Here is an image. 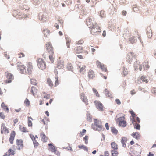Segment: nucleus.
Here are the masks:
<instances>
[{
    "instance_id": "40",
    "label": "nucleus",
    "mask_w": 156,
    "mask_h": 156,
    "mask_svg": "<svg viewBox=\"0 0 156 156\" xmlns=\"http://www.w3.org/2000/svg\"><path fill=\"white\" fill-rule=\"evenodd\" d=\"M28 126L29 127H32V123L30 119L33 120V119L31 117H28Z\"/></svg>"
},
{
    "instance_id": "60",
    "label": "nucleus",
    "mask_w": 156,
    "mask_h": 156,
    "mask_svg": "<svg viewBox=\"0 0 156 156\" xmlns=\"http://www.w3.org/2000/svg\"><path fill=\"white\" fill-rule=\"evenodd\" d=\"M34 145L35 147H37L39 145V143L36 141L33 142Z\"/></svg>"
},
{
    "instance_id": "54",
    "label": "nucleus",
    "mask_w": 156,
    "mask_h": 156,
    "mask_svg": "<svg viewBox=\"0 0 156 156\" xmlns=\"http://www.w3.org/2000/svg\"><path fill=\"white\" fill-rule=\"evenodd\" d=\"M44 97L45 98H46L47 99H48L50 98V95L49 94H46L45 92L43 93Z\"/></svg>"
},
{
    "instance_id": "8",
    "label": "nucleus",
    "mask_w": 156,
    "mask_h": 156,
    "mask_svg": "<svg viewBox=\"0 0 156 156\" xmlns=\"http://www.w3.org/2000/svg\"><path fill=\"white\" fill-rule=\"evenodd\" d=\"M17 66L20 69V72L22 73H27V71L26 66L20 62L17 63Z\"/></svg>"
},
{
    "instance_id": "19",
    "label": "nucleus",
    "mask_w": 156,
    "mask_h": 156,
    "mask_svg": "<svg viewBox=\"0 0 156 156\" xmlns=\"http://www.w3.org/2000/svg\"><path fill=\"white\" fill-rule=\"evenodd\" d=\"M48 145L49 147V150L52 152L55 153L57 150L55 146L51 144H48Z\"/></svg>"
},
{
    "instance_id": "58",
    "label": "nucleus",
    "mask_w": 156,
    "mask_h": 156,
    "mask_svg": "<svg viewBox=\"0 0 156 156\" xmlns=\"http://www.w3.org/2000/svg\"><path fill=\"white\" fill-rule=\"evenodd\" d=\"M24 103L27 106H28L30 104V103L29 101L28 100V99L27 98H26L25 101H24Z\"/></svg>"
},
{
    "instance_id": "62",
    "label": "nucleus",
    "mask_w": 156,
    "mask_h": 156,
    "mask_svg": "<svg viewBox=\"0 0 156 156\" xmlns=\"http://www.w3.org/2000/svg\"><path fill=\"white\" fill-rule=\"evenodd\" d=\"M30 136L31 139L34 142V141H36V139L34 137V136L32 134H30Z\"/></svg>"
},
{
    "instance_id": "21",
    "label": "nucleus",
    "mask_w": 156,
    "mask_h": 156,
    "mask_svg": "<svg viewBox=\"0 0 156 156\" xmlns=\"http://www.w3.org/2000/svg\"><path fill=\"white\" fill-rule=\"evenodd\" d=\"M142 80V82H145L146 83H147L148 82V80L146 78V77H145L143 76H141V77H139L138 79V83H141V81H140V80Z\"/></svg>"
},
{
    "instance_id": "37",
    "label": "nucleus",
    "mask_w": 156,
    "mask_h": 156,
    "mask_svg": "<svg viewBox=\"0 0 156 156\" xmlns=\"http://www.w3.org/2000/svg\"><path fill=\"white\" fill-rule=\"evenodd\" d=\"M44 15L43 14L40 13L39 15V18L41 20L43 21L44 22H45L46 21V18L44 17Z\"/></svg>"
},
{
    "instance_id": "36",
    "label": "nucleus",
    "mask_w": 156,
    "mask_h": 156,
    "mask_svg": "<svg viewBox=\"0 0 156 156\" xmlns=\"http://www.w3.org/2000/svg\"><path fill=\"white\" fill-rule=\"evenodd\" d=\"M94 21V20H92V19L89 18L87 19L86 23L87 26L90 25L92 24L93 25V22Z\"/></svg>"
},
{
    "instance_id": "59",
    "label": "nucleus",
    "mask_w": 156,
    "mask_h": 156,
    "mask_svg": "<svg viewBox=\"0 0 156 156\" xmlns=\"http://www.w3.org/2000/svg\"><path fill=\"white\" fill-rule=\"evenodd\" d=\"M96 65L97 66L99 67L100 68V67H101L102 66V65L103 64H101L100 62L99 61H97L96 62Z\"/></svg>"
},
{
    "instance_id": "28",
    "label": "nucleus",
    "mask_w": 156,
    "mask_h": 156,
    "mask_svg": "<svg viewBox=\"0 0 156 156\" xmlns=\"http://www.w3.org/2000/svg\"><path fill=\"white\" fill-rule=\"evenodd\" d=\"M15 154V151L14 150L10 149L8 150V151L6 153V155L8 156H9L11 155H14Z\"/></svg>"
},
{
    "instance_id": "27",
    "label": "nucleus",
    "mask_w": 156,
    "mask_h": 156,
    "mask_svg": "<svg viewBox=\"0 0 156 156\" xmlns=\"http://www.w3.org/2000/svg\"><path fill=\"white\" fill-rule=\"evenodd\" d=\"M144 69V70H147L149 68L148 62L147 60L144 61L143 63Z\"/></svg>"
},
{
    "instance_id": "55",
    "label": "nucleus",
    "mask_w": 156,
    "mask_h": 156,
    "mask_svg": "<svg viewBox=\"0 0 156 156\" xmlns=\"http://www.w3.org/2000/svg\"><path fill=\"white\" fill-rule=\"evenodd\" d=\"M18 57L19 58L23 57L25 56V54L23 53H20L18 54Z\"/></svg>"
},
{
    "instance_id": "10",
    "label": "nucleus",
    "mask_w": 156,
    "mask_h": 156,
    "mask_svg": "<svg viewBox=\"0 0 156 156\" xmlns=\"http://www.w3.org/2000/svg\"><path fill=\"white\" fill-rule=\"evenodd\" d=\"M95 105L96 108L100 111L103 110L104 106L103 104L99 101L95 100L94 101Z\"/></svg>"
},
{
    "instance_id": "18",
    "label": "nucleus",
    "mask_w": 156,
    "mask_h": 156,
    "mask_svg": "<svg viewBox=\"0 0 156 156\" xmlns=\"http://www.w3.org/2000/svg\"><path fill=\"white\" fill-rule=\"evenodd\" d=\"M83 51V47L81 46L77 47L74 49V51L77 54H79L82 52Z\"/></svg>"
},
{
    "instance_id": "61",
    "label": "nucleus",
    "mask_w": 156,
    "mask_h": 156,
    "mask_svg": "<svg viewBox=\"0 0 156 156\" xmlns=\"http://www.w3.org/2000/svg\"><path fill=\"white\" fill-rule=\"evenodd\" d=\"M5 115L2 112H0V118L4 119H5Z\"/></svg>"
},
{
    "instance_id": "3",
    "label": "nucleus",
    "mask_w": 156,
    "mask_h": 156,
    "mask_svg": "<svg viewBox=\"0 0 156 156\" xmlns=\"http://www.w3.org/2000/svg\"><path fill=\"white\" fill-rule=\"evenodd\" d=\"M91 29V33L93 35H95L96 34L100 33L101 30L100 27L97 25V23H95L92 26L90 27Z\"/></svg>"
},
{
    "instance_id": "50",
    "label": "nucleus",
    "mask_w": 156,
    "mask_h": 156,
    "mask_svg": "<svg viewBox=\"0 0 156 156\" xmlns=\"http://www.w3.org/2000/svg\"><path fill=\"white\" fill-rule=\"evenodd\" d=\"M86 119L87 121L91 122L92 120V118L91 115L89 114H87Z\"/></svg>"
},
{
    "instance_id": "57",
    "label": "nucleus",
    "mask_w": 156,
    "mask_h": 156,
    "mask_svg": "<svg viewBox=\"0 0 156 156\" xmlns=\"http://www.w3.org/2000/svg\"><path fill=\"white\" fill-rule=\"evenodd\" d=\"M56 80L55 83V87L57 86L59 84V80L58 79V77H55Z\"/></svg>"
},
{
    "instance_id": "31",
    "label": "nucleus",
    "mask_w": 156,
    "mask_h": 156,
    "mask_svg": "<svg viewBox=\"0 0 156 156\" xmlns=\"http://www.w3.org/2000/svg\"><path fill=\"white\" fill-rule=\"evenodd\" d=\"M19 128L20 130L23 132H28L29 131L27 128L23 126L20 125Z\"/></svg>"
},
{
    "instance_id": "41",
    "label": "nucleus",
    "mask_w": 156,
    "mask_h": 156,
    "mask_svg": "<svg viewBox=\"0 0 156 156\" xmlns=\"http://www.w3.org/2000/svg\"><path fill=\"white\" fill-rule=\"evenodd\" d=\"M111 131L112 133L116 135L118 133V131L114 127H111Z\"/></svg>"
},
{
    "instance_id": "45",
    "label": "nucleus",
    "mask_w": 156,
    "mask_h": 156,
    "mask_svg": "<svg viewBox=\"0 0 156 156\" xmlns=\"http://www.w3.org/2000/svg\"><path fill=\"white\" fill-rule=\"evenodd\" d=\"M41 121L44 125H47L48 122L49 121V119L45 117L44 119H42Z\"/></svg>"
},
{
    "instance_id": "13",
    "label": "nucleus",
    "mask_w": 156,
    "mask_h": 156,
    "mask_svg": "<svg viewBox=\"0 0 156 156\" xmlns=\"http://www.w3.org/2000/svg\"><path fill=\"white\" fill-rule=\"evenodd\" d=\"M80 97L82 101L85 103L86 105H88V99L85 94L83 93H81L80 94Z\"/></svg>"
},
{
    "instance_id": "14",
    "label": "nucleus",
    "mask_w": 156,
    "mask_h": 156,
    "mask_svg": "<svg viewBox=\"0 0 156 156\" xmlns=\"http://www.w3.org/2000/svg\"><path fill=\"white\" fill-rule=\"evenodd\" d=\"M135 56L134 53L132 52H130L128 53L126 56V59L128 62L129 63H131V62L132 61L133 58Z\"/></svg>"
},
{
    "instance_id": "35",
    "label": "nucleus",
    "mask_w": 156,
    "mask_h": 156,
    "mask_svg": "<svg viewBox=\"0 0 156 156\" xmlns=\"http://www.w3.org/2000/svg\"><path fill=\"white\" fill-rule=\"evenodd\" d=\"M43 32L44 36L46 37H48L50 35V31L47 29L44 30Z\"/></svg>"
},
{
    "instance_id": "38",
    "label": "nucleus",
    "mask_w": 156,
    "mask_h": 156,
    "mask_svg": "<svg viewBox=\"0 0 156 156\" xmlns=\"http://www.w3.org/2000/svg\"><path fill=\"white\" fill-rule=\"evenodd\" d=\"M47 81L48 84L51 87H52L53 86L54 84H53V82L49 78H47Z\"/></svg>"
},
{
    "instance_id": "25",
    "label": "nucleus",
    "mask_w": 156,
    "mask_h": 156,
    "mask_svg": "<svg viewBox=\"0 0 156 156\" xmlns=\"http://www.w3.org/2000/svg\"><path fill=\"white\" fill-rule=\"evenodd\" d=\"M132 122L134 125V127L136 129L139 130L140 129V126L138 124L136 123V121L135 120H132Z\"/></svg>"
},
{
    "instance_id": "53",
    "label": "nucleus",
    "mask_w": 156,
    "mask_h": 156,
    "mask_svg": "<svg viewBox=\"0 0 156 156\" xmlns=\"http://www.w3.org/2000/svg\"><path fill=\"white\" fill-rule=\"evenodd\" d=\"M130 112L131 113V114L132 115V116L133 119L132 120H135L134 118L135 117L136 115H135V113L132 110V111H130Z\"/></svg>"
},
{
    "instance_id": "51",
    "label": "nucleus",
    "mask_w": 156,
    "mask_h": 156,
    "mask_svg": "<svg viewBox=\"0 0 156 156\" xmlns=\"http://www.w3.org/2000/svg\"><path fill=\"white\" fill-rule=\"evenodd\" d=\"M83 140L85 141V143L86 144L88 143V136L87 135L85 136L83 138Z\"/></svg>"
},
{
    "instance_id": "16",
    "label": "nucleus",
    "mask_w": 156,
    "mask_h": 156,
    "mask_svg": "<svg viewBox=\"0 0 156 156\" xmlns=\"http://www.w3.org/2000/svg\"><path fill=\"white\" fill-rule=\"evenodd\" d=\"M134 67L136 70H137L138 69H139L140 71H141L142 69V66L140 65V62L138 61H136L134 62Z\"/></svg>"
},
{
    "instance_id": "56",
    "label": "nucleus",
    "mask_w": 156,
    "mask_h": 156,
    "mask_svg": "<svg viewBox=\"0 0 156 156\" xmlns=\"http://www.w3.org/2000/svg\"><path fill=\"white\" fill-rule=\"evenodd\" d=\"M99 68H101L103 71L104 72H106L107 70L104 64H103L102 66Z\"/></svg>"
},
{
    "instance_id": "47",
    "label": "nucleus",
    "mask_w": 156,
    "mask_h": 156,
    "mask_svg": "<svg viewBox=\"0 0 156 156\" xmlns=\"http://www.w3.org/2000/svg\"><path fill=\"white\" fill-rule=\"evenodd\" d=\"M66 44L68 48L70 47V44L71 43V40L69 38H66Z\"/></svg>"
},
{
    "instance_id": "12",
    "label": "nucleus",
    "mask_w": 156,
    "mask_h": 156,
    "mask_svg": "<svg viewBox=\"0 0 156 156\" xmlns=\"http://www.w3.org/2000/svg\"><path fill=\"white\" fill-rule=\"evenodd\" d=\"M78 69L79 72L83 74L86 71V66L82 64L81 63H80L78 64Z\"/></svg>"
},
{
    "instance_id": "63",
    "label": "nucleus",
    "mask_w": 156,
    "mask_h": 156,
    "mask_svg": "<svg viewBox=\"0 0 156 156\" xmlns=\"http://www.w3.org/2000/svg\"><path fill=\"white\" fill-rule=\"evenodd\" d=\"M152 92L154 95H156V88H154L152 90Z\"/></svg>"
},
{
    "instance_id": "32",
    "label": "nucleus",
    "mask_w": 156,
    "mask_h": 156,
    "mask_svg": "<svg viewBox=\"0 0 156 156\" xmlns=\"http://www.w3.org/2000/svg\"><path fill=\"white\" fill-rule=\"evenodd\" d=\"M111 147L113 149V150H117L118 149L117 144L115 142H112L111 144Z\"/></svg>"
},
{
    "instance_id": "49",
    "label": "nucleus",
    "mask_w": 156,
    "mask_h": 156,
    "mask_svg": "<svg viewBox=\"0 0 156 156\" xmlns=\"http://www.w3.org/2000/svg\"><path fill=\"white\" fill-rule=\"evenodd\" d=\"M92 90L93 92L95 94L96 96L98 97H99L100 96L97 90L94 88H93Z\"/></svg>"
},
{
    "instance_id": "33",
    "label": "nucleus",
    "mask_w": 156,
    "mask_h": 156,
    "mask_svg": "<svg viewBox=\"0 0 156 156\" xmlns=\"http://www.w3.org/2000/svg\"><path fill=\"white\" fill-rule=\"evenodd\" d=\"M1 107L3 108L4 110L7 113L9 112V109L7 105H6L5 103L2 102L1 104Z\"/></svg>"
},
{
    "instance_id": "15",
    "label": "nucleus",
    "mask_w": 156,
    "mask_h": 156,
    "mask_svg": "<svg viewBox=\"0 0 156 156\" xmlns=\"http://www.w3.org/2000/svg\"><path fill=\"white\" fill-rule=\"evenodd\" d=\"M16 134V133L14 131H12L11 132L10 135L9 141L11 144H13V140L14 139Z\"/></svg>"
},
{
    "instance_id": "48",
    "label": "nucleus",
    "mask_w": 156,
    "mask_h": 156,
    "mask_svg": "<svg viewBox=\"0 0 156 156\" xmlns=\"http://www.w3.org/2000/svg\"><path fill=\"white\" fill-rule=\"evenodd\" d=\"M86 132V130L85 129H83L82 131L80 132V133H79V136L80 137H81L85 135V133Z\"/></svg>"
},
{
    "instance_id": "1",
    "label": "nucleus",
    "mask_w": 156,
    "mask_h": 156,
    "mask_svg": "<svg viewBox=\"0 0 156 156\" xmlns=\"http://www.w3.org/2000/svg\"><path fill=\"white\" fill-rule=\"evenodd\" d=\"M125 114L122 115V116L117 117V116L115 118V120L117 124L119 127H125L127 125L126 121V118Z\"/></svg>"
},
{
    "instance_id": "2",
    "label": "nucleus",
    "mask_w": 156,
    "mask_h": 156,
    "mask_svg": "<svg viewBox=\"0 0 156 156\" xmlns=\"http://www.w3.org/2000/svg\"><path fill=\"white\" fill-rule=\"evenodd\" d=\"M94 124H92V127L94 130H101L102 128L101 121L97 119H94Z\"/></svg>"
},
{
    "instance_id": "11",
    "label": "nucleus",
    "mask_w": 156,
    "mask_h": 156,
    "mask_svg": "<svg viewBox=\"0 0 156 156\" xmlns=\"http://www.w3.org/2000/svg\"><path fill=\"white\" fill-rule=\"evenodd\" d=\"M1 133L2 134L7 135L9 133V129L7 128L4 124H2L1 126Z\"/></svg>"
},
{
    "instance_id": "20",
    "label": "nucleus",
    "mask_w": 156,
    "mask_h": 156,
    "mask_svg": "<svg viewBox=\"0 0 156 156\" xmlns=\"http://www.w3.org/2000/svg\"><path fill=\"white\" fill-rule=\"evenodd\" d=\"M30 91L31 94L34 96L37 94L38 92V90L35 87H32L31 88Z\"/></svg>"
},
{
    "instance_id": "22",
    "label": "nucleus",
    "mask_w": 156,
    "mask_h": 156,
    "mask_svg": "<svg viewBox=\"0 0 156 156\" xmlns=\"http://www.w3.org/2000/svg\"><path fill=\"white\" fill-rule=\"evenodd\" d=\"M40 136L41 138V140L44 142H46L48 139V137L46 136L44 133H42L40 134Z\"/></svg>"
},
{
    "instance_id": "42",
    "label": "nucleus",
    "mask_w": 156,
    "mask_h": 156,
    "mask_svg": "<svg viewBox=\"0 0 156 156\" xmlns=\"http://www.w3.org/2000/svg\"><path fill=\"white\" fill-rule=\"evenodd\" d=\"M78 147L80 149H83L87 151H88V148L86 146L83 145H79Z\"/></svg>"
},
{
    "instance_id": "24",
    "label": "nucleus",
    "mask_w": 156,
    "mask_h": 156,
    "mask_svg": "<svg viewBox=\"0 0 156 156\" xmlns=\"http://www.w3.org/2000/svg\"><path fill=\"white\" fill-rule=\"evenodd\" d=\"M127 140V139L125 137H123L122 138L121 141L122 144V146L124 147H126V143Z\"/></svg>"
},
{
    "instance_id": "44",
    "label": "nucleus",
    "mask_w": 156,
    "mask_h": 156,
    "mask_svg": "<svg viewBox=\"0 0 156 156\" xmlns=\"http://www.w3.org/2000/svg\"><path fill=\"white\" fill-rule=\"evenodd\" d=\"M129 39L130 42L132 44L134 43L136 40V38L134 36L132 35L130 36Z\"/></svg>"
},
{
    "instance_id": "9",
    "label": "nucleus",
    "mask_w": 156,
    "mask_h": 156,
    "mask_svg": "<svg viewBox=\"0 0 156 156\" xmlns=\"http://www.w3.org/2000/svg\"><path fill=\"white\" fill-rule=\"evenodd\" d=\"M27 68V73L29 74H31L33 70V66L31 63L30 62H27L26 64Z\"/></svg>"
},
{
    "instance_id": "17",
    "label": "nucleus",
    "mask_w": 156,
    "mask_h": 156,
    "mask_svg": "<svg viewBox=\"0 0 156 156\" xmlns=\"http://www.w3.org/2000/svg\"><path fill=\"white\" fill-rule=\"evenodd\" d=\"M88 76L90 79H93L95 77V74L93 71L90 69L87 73Z\"/></svg>"
},
{
    "instance_id": "7",
    "label": "nucleus",
    "mask_w": 156,
    "mask_h": 156,
    "mask_svg": "<svg viewBox=\"0 0 156 156\" xmlns=\"http://www.w3.org/2000/svg\"><path fill=\"white\" fill-rule=\"evenodd\" d=\"M24 147L23 142L22 139H17L16 140V148L18 150H20L23 148Z\"/></svg>"
},
{
    "instance_id": "30",
    "label": "nucleus",
    "mask_w": 156,
    "mask_h": 156,
    "mask_svg": "<svg viewBox=\"0 0 156 156\" xmlns=\"http://www.w3.org/2000/svg\"><path fill=\"white\" fill-rule=\"evenodd\" d=\"M54 53H49V58L51 63H53L55 59V56L54 55Z\"/></svg>"
},
{
    "instance_id": "52",
    "label": "nucleus",
    "mask_w": 156,
    "mask_h": 156,
    "mask_svg": "<svg viewBox=\"0 0 156 156\" xmlns=\"http://www.w3.org/2000/svg\"><path fill=\"white\" fill-rule=\"evenodd\" d=\"M84 41L83 39L79 40L77 43H76V45H81L83 44Z\"/></svg>"
},
{
    "instance_id": "4",
    "label": "nucleus",
    "mask_w": 156,
    "mask_h": 156,
    "mask_svg": "<svg viewBox=\"0 0 156 156\" xmlns=\"http://www.w3.org/2000/svg\"><path fill=\"white\" fill-rule=\"evenodd\" d=\"M37 64L38 68L42 70L44 69L46 67L45 61L42 58H38L37 59Z\"/></svg>"
},
{
    "instance_id": "6",
    "label": "nucleus",
    "mask_w": 156,
    "mask_h": 156,
    "mask_svg": "<svg viewBox=\"0 0 156 156\" xmlns=\"http://www.w3.org/2000/svg\"><path fill=\"white\" fill-rule=\"evenodd\" d=\"M45 48L48 54L54 53V48L50 42H48L46 43Z\"/></svg>"
},
{
    "instance_id": "29",
    "label": "nucleus",
    "mask_w": 156,
    "mask_h": 156,
    "mask_svg": "<svg viewBox=\"0 0 156 156\" xmlns=\"http://www.w3.org/2000/svg\"><path fill=\"white\" fill-rule=\"evenodd\" d=\"M66 68L69 71H72L73 69V67L72 64L70 63H68L66 65Z\"/></svg>"
},
{
    "instance_id": "43",
    "label": "nucleus",
    "mask_w": 156,
    "mask_h": 156,
    "mask_svg": "<svg viewBox=\"0 0 156 156\" xmlns=\"http://www.w3.org/2000/svg\"><path fill=\"white\" fill-rule=\"evenodd\" d=\"M123 75L124 77H125L128 74V71L127 69L124 67H123Z\"/></svg>"
},
{
    "instance_id": "5",
    "label": "nucleus",
    "mask_w": 156,
    "mask_h": 156,
    "mask_svg": "<svg viewBox=\"0 0 156 156\" xmlns=\"http://www.w3.org/2000/svg\"><path fill=\"white\" fill-rule=\"evenodd\" d=\"M5 74L6 78L5 81V83H10L14 78L13 75L8 71L6 72Z\"/></svg>"
},
{
    "instance_id": "26",
    "label": "nucleus",
    "mask_w": 156,
    "mask_h": 156,
    "mask_svg": "<svg viewBox=\"0 0 156 156\" xmlns=\"http://www.w3.org/2000/svg\"><path fill=\"white\" fill-rule=\"evenodd\" d=\"M57 67L60 69H63L64 68V62H58L57 64Z\"/></svg>"
},
{
    "instance_id": "23",
    "label": "nucleus",
    "mask_w": 156,
    "mask_h": 156,
    "mask_svg": "<svg viewBox=\"0 0 156 156\" xmlns=\"http://www.w3.org/2000/svg\"><path fill=\"white\" fill-rule=\"evenodd\" d=\"M132 136L133 138H134L137 140L139 139L140 137V135L139 133L136 132H133L132 134Z\"/></svg>"
},
{
    "instance_id": "34",
    "label": "nucleus",
    "mask_w": 156,
    "mask_h": 156,
    "mask_svg": "<svg viewBox=\"0 0 156 156\" xmlns=\"http://www.w3.org/2000/svg\"><path fill=\"white\" fill-rule=\"evenodd\" d=\"M147 36L149 38H150L152 36V30L149 28H147Z\"/></svg>"
},
{
    "instance_id": "46",
    "label": "nucleus",
    "mask_w": 156,
    "mask_h": 156,
    "mask_svg": "<svg viewBox=\"0 0 156 156\" xmlns=\"http://www.w3.org/2000/svg\"><path fill=\"white\" fill-rule=\"evenodd\" d=\"M117 150H112L111 151L112 156H117L118 154V152Z\"/></svg>"
},
{
    "instance_id": "64",
    "label": "nucleus",
    "mask_w": 156,
    "mask_h": 156,
    "mask_svg": "<svg viewBox=\"0 0 156 156\" xmlns=\"http://www.w3.org/2000/svg\"><path fill=\"white\" fill-rule=\"evenodd\" d=\"M4 55L5 57L8 59H9V55H8V53L6 52H5L4 54Z\"/></svg>"
},
{
    "instance_id": "39",
    "label": "nucleus",
    "mask_w": 156,
    "mask_h": 156,
    "mask_svg": "<svg viewBox=\"0 0 156 156\" xmlns=\"http://www.w3.org/2000/svg\"><path fill=\"white\" fill-rule=\"evenodd\" d=\"M105 94L107 97L109 98L112 97V96L111 93H110L107 89H105Z\"/></svg>"
}]
</instances>
